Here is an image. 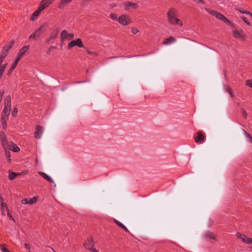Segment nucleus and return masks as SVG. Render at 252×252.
<instances>
[{"mask_svg": "<svg viewBox=\"0 0 252 252\" xmlns=\"http://www.w3.org/2000/svg\"><path fill=\"white\" fill-rule=\"evenodd\" d=\"M229 94H230V96H231L232 98H233V97H234V94H233V93H232V91H231V92H229Z\"/></svg>", "mask_w": 252, "mask_h": 252, "instance_id": "4d7b16f0", "label": "nucleus"}, {"mask_svg": "<svg viewBox=\"0 0 252 252\" xmlns=\"http://www.w3.org/2000/svg\"><path fill=\"white\" fill-rule=\"evenodd\" d=\"M94 244V242L92 239H88L84 246L86 249L90 251L93 248Z\"/></svg>", "mask_w": 252, "mask_h": 252, "instance_id": "9d476101", "label": "nucleus"}, {"mask_svg": "<svg viewBox=\"0 0 252 252\" xmlns=\"http://www.w3.org/2000/svg\"><path fill=\"white\" fill-rule=\"evenodd\" d=\"M11 99L10 96L7 95L4 99V106L1 116V123L3 129L7 127V121L11 111Z\"/></svg>", "mask_w": 252, "mask_h": 252, "instance_id": "f257e3e1", "label": "nucleus"}, {"mask_svg": "<svg viewBox=\"0 0 252 252\" xmlns=\"http://www.w3.org/2000/svg\"><path fill=\"white\" fill-rule=\"evenodd\" d=\"M54 0H42L40 2V5L46 8L53 3Z\"/></svg>", "mask_w": 252, "mask_h": 252, "instance_id": "a211bd4d", "label": "nucleus"}, {"mask_svg": "<svg viewBox=\"0 0 252 252\" xmlns=\"http://www.w3.org/2000/svg\"><path fill=\"white\" fill-rule=\"evenodd\" d=\"M28 171H23L22 172L18 173V174H20V175H26L28 174Z\"/></svg>", "mask_w": 252, "mask_h": 252, "instance_id": "3c124183", "label": "nucleus"}, {"mask_svg": "<svg viewBox=\"0 0 252 252\" xmlns=\"http://www.w3.org/2000/svg\"><path fill=\"white\" fill-rule=\"evenodd\" d=\"M48 27V24L46 23H44L34 32L31 34L29 38L36 40L38 37L46 31Z\"/></svg>", "mask_w": 252, "mask_h": 252, "instance_id": "7ed1b4c3", "label": "nucleus"}, {"mask_svg": "<svg viewBox=\"0 0 252 252\" xmlns=\"http://www.w3.org/2000/svg\"><path fill=\"white\" fill-rule=\"evenodd\" d=\"M222 21H223L225 23L230 24L231 23V22L228 20L225 17H224V18L222 20Z\"/></svg>", "mask_w": 252, "mask_h": 252, "instance_id": "a18cd8bd", "label": "nucleus"}, {"mask_svg": "<svg viewBox=\"0 0 252 252\" xmlns=\"http://www.w3.org/2000/svg\"><path fill=\"white\" fill-rule=\"evenodd\" d=\"M176 10L175 8H170L167 12V17L169 23L172 25H178L182 26L183 24L181 20L175 17Z\"/></svg>", "mask_w": 252, "mask_h": 252, "instance_id": "f03ea898", "label": "nucleus"}, {"mask_svg": "<svg viewBox=\"0 0 252 252\" xmlns=\"http://www.w3.org/2000/svg\"><path fill=\"white\" fill-rule=\"evenodd\" d=\"M74 37V35L72 33H68L67 31L65 30H63L61 33V38L62 41L65 40H70Z\"/></svg>", "mask_w": 252, "mask_h": 252, "instance_id": "20e7f679", "label": "nucleus"}, {"mask_svg": "<svg viewBox=\"0 0 252 252\" xmlns=\"http://www.w3.org/2000/svg\"><path fill=\"white\" fill-rule=\"evenodd\" d=\"M207 11H208L210 14L215 17H216L217 15L218 12L216 11L213 10H210V9H206Z\"/></svg>", "mask_w": 252, "mask_h": 252, "instance_id": "c756f323", "label": "nucleus"}, {"mask_svg": "<svg viewBox=\"0 0 252 252\" xmlns=\"http://www.w3.org/2000/svg\"><path fill=\"white\" fill-rule=\"evenodd\" d=\"M222 21H223L225 23L230 24L231 23V22L228 20L225 17H224V18L222 20Z\"/></svg>", "mask_w": 252, "mask_h": 252, "instance_id": "49530a36", "label": "nucleus"}, {"mask_svg": "<svg viewBox=\"0 0 252 252\" xmlns=\"http://www.w3.org/2000/svg\"><path fill=\"white\" fill-rule=\"evenodd\" d=\"M244 133H245L246 136L250 139V142L252 143V136L248 133L246 131L244 130Z\"/></svg>", "mask_w": 252, "mask_h": 252, "instance_id": "c9c22d12", "label": "nucleus"}, {"mask_svg": "<svg viewBox=\"0 0 252 252\" xmlns=\"http://www.w3.org/2000/svg\"><path fill=\"white\" fill-rule=\"evenodd\" d=\"M20 174H18L14 172H9L8 179L10 180H13L17 176H20Z\"/></svg>", "mask_w": 252, "mask_h": 252, "instance_id": "4be33fe9", "label": "nucleus"}, {"mask_svg": "<svg viewBox=\"0 0 252 252\" xmlns=\"http://www.w3.org/2000/svg\"><path fill=\"white\" fill-rule=\"evenodd\" d=\"M225 16H223L222 14L218 12L217 15L216 16V18H217L218 19L221 20L222 21L223 19L224 18Z\"/></svg>", "mask_w": 252, "mask_h": 252, "instance_id": "f704fd0d", "label": "nucleus"}, {"mask_svg": "<svg viewBox=\"0 0 252 252\" xmlns=\"http://www.w3.org/2000/svg\"><path fill=\"white\" fill-rule=\"evenodd\" d=\"M28 199L27 198H24L22 199L21 201V203L23 204H29Z\"/></svg>", "mask_w": 252, "mask_h": 252, "instance_id": "37998d69", "label": "nucleus"}, {"mask_svg": "<svg viewBox=\"0 0 252 252\" xmlns=\"http://www.w3.org/2000/svg\"><path fill=\"white\" fill-rule=\"evenodd\" d=\"M43 131V127L39 125L36 126V130L34 132L35 138L40 139Z\"/></svg>", "mask_w": 252, "mask_h": 252, "instance_id": "1a4fd4ad", "label": "nucleus"}, {"mask_svg": "<svg viewBox=\"0 0 252 252\" xmlns=\"http://www.w3.org/2000/svg\"><path fill=\"white\" fill-rule=\"evenodd\" d=\"M59 32L60 29L59 28L55 29L50 34V39H56L58 36Z\"/></svg>", "mask_w": 252, "mask_h": 252, "instance_id": "2eb2a0df", "label": "nucleus"}, {"mask_svg": "<svg viewBox=\"0 0 252 252\" xmlns=\"http://www.w3.org/2000/svg\"><path fill=\"white\" fill-rule=\"evenodd\" d=\"M7 65V63H4L3 64L1 65L0 66V69H1L2 70H3V71H5V69Z\"/></svg>", "mask_w": 252, "mask_h": 252, "instance_id": "ea45409f", "label": "nucleus"}, {"mask_svg": "<svg viewBox=\"0 0 252 252\" xmlns=\"http://www.w3.org/2000/svg\"><path fill=\"white\" fill-rule=\"evenodd\" d=\"M110 17L111 18H112L113 20H117V16L115 14L112 13L110 14Z\"/></svg>", "mask_w": 252, "mask_h": 252, "instance_id": "79ce46f5", "label": "nucleus"}, {"mask_svg": "<svg viewBox=\"0 0 252 252\" xmlns=\"http://www.w3.org/2000/svg\"><path fill=\"white\" fill-rule=\"evenodd\" d=\"M48 247L49 248H50V249H51V250H52L54 252H56L55 251H54V250L53 248H52L51 247H49H49Z\"/></svg>", "mask_w": 252, "mask_h": 252, "instance_id": "052dcab7", "label": "nucleus"}, {"mask_svg": "<svg viewBox=\"0 0 252 252\" xmlns=\"http://www.w3.org/2000/svg\"><path fill=\"white\" fill-rule=\"evenodd\" d=\"M118 21L120 24L124 26L128 25L131 22L129 16L126 15L120 16L118 19Z\"/></svg>", "mask_w": 252, "mask_h": 252, "instance_id": "423d86ee", "label": "nucleus"}, {"mask_svg": "<svg viewBox=\"0 0 252 252\" xmlns=\"http://www.w3.org/2000/svg\"><path fill=\"white\" fill-rule=\"evenodd\" d=\"M4 152H5V155L6 158L7 159L9 162H10L11 161V158H10V153L9 150H8L7 149H4Z\"/></svg>", "mask_w": 252, "mask_h": 252, "instance_id": "393cba45", "label": "nucleus"}, {"mask_svg": "<svg viewBox=\"0 0 252 252\" xmlns=\"http://www.w3.org/2000/svg\"><path fill=\"white\" fill-rule=\"evenodd\" d=\"M236 236L238 238L241 239L243 243L248 244V242L249 240V237H248L246 235L242 234L239 232L237 233Z\"/></svg>", "mask_w": 252, "mask_h": 252, "instance_id": "f3484780", "label": "nucleus"}, {"mask_svg": "<svg viewBox=\"0 0 252 252\" xmlns=\"http://www.w3.org/2000/svg\"><path fill=\"white\" fill-rule=\"evenodd\" d=\"M7 149L8 150H10L14 152H18L20 151V148L13 142H9V146Z\"/></svg>", "mask_w": 252, "mask_h": 252, "instance_id": "f8f14e48", "label": "nucleus"}, {"mask_svg": "<svg viewBox=\"0 0 252 252\" xmlns=\"http://www.w3.org/2000/svg\"><path fill=\"white\" fill-rule=\"evenodd\" d=\"M4 58H2V57L0 56V66L1 65V63H2Z\"/></svg>", "mask_w": 252, "mask_h": 252, "instance_id": "5fc2aeb1", "label": "nucleus"}, {"mask_svg": "<svg viewBox=\"0 0 252 252\" xmlns=\"http://www.w3.org/2000/svg\"><path fill=\"white\" fill-rule=\"evenodd\" d=\"M194 1L197 3H205V2L203 0H194Z\"/></svg>", "mask_w": 252, "mask_h": 252, "instance_id": "603ef678", "label": "nucleus"}, {"mask_svg": "<svg viewBox=\"0 0 252 252\" xmlns=\"http://www.w3.org/2000/svg\"><path fill=\"white\" fill-rule=\"evenodd\" d=\"M1 143L3 149H7L9 146V142H8L6 136L4 132H1L0 134Z\"/></svg>", "mask_w": 252, "mask_h": 252, "instance_id": "0eeeda50", "label": "nucleus"}, {"mask_svg": "<svg viewBox=\"0 0 252 252\" xmlns=\"http://www.w3.org/2000/svg\"><path fill=\"white\" fill-rule=\"evenodd\" d=\"M72 0H61L58 5V8L59 9H63L66 5L70 3Z\"/></svg>", "mask_w": 252, "mask_h": 252, "instance_id": "dca6fc26", "label": "nucleus"}, {"mask_svg": "<svg viewBox=\"0 0 252 252\" xmlns=\"http://www.w3.org/2000/svg\"><path fill=\"white\" fill-rule=\"evenodd\" d=\"M139 32V30L137 28L133 27L131 28V32L135 34Z\"/></svg>", "mask_w": 252, "mask_h": 252, "instance_id": "e433bc0d", "label": "nucleus"}, {"mask_svg": "<svg viewBox=\"0 0 252 252\" xmlns=\"http://www.w3.org/2000/svg\"><path fill=\"white\" fill-rule=\"evenodd\" d=\"M252 244V238H249V240L247 244Z\"/></svg>", "mask_w": 252, "mask_h": 252, "instance_id": "864d4df0", "label": "nucleus"}, {"mask_svg": "<svg viewBox=\"0 0 252 252\" xmlns=\"http://www.w3.org/2000/svg\"><path fill=\"white\" fill-rule=\"evenodd\" d=\"M175 38L173 36H170L169 38H166L164 39L163 44L164 45H168L175 41Z\"/></svg>", "mask_w": 252, "mask_h": 252, "instance_id": "aec40b11", "label": "nucleus"}, {"mask_svg": "<svg viewBox=\"0 0 252 252\" xmlns=\"http://www.w3.org/2000/svg\"><path fill=\"white\" fill-rule=\"evenodd\" d=\"M233 33H234V36L236 38H241L242 36V35L240 33V32H239L237 31H234Z\"/></svg>", "mask_w": 252, "mask_h": 252, "instance_id": "473e14b6", "label": "nucleus"}, {"mask_svg": "<svg viewBox=\"0 0 252 252\" xmlns=\"http://www.w3.org/2000/svg\"><path fill=\"white\" fill-rule=\"evenodd\" d=\"M56 48V47L55 46H51V47L49 48L48 50L47 51V54H48V55H49V54H50V51H51V50H52V49H55Z\"/></svg>", "mask_w": 252, "mask_h": 252, "instance_id": "de8ad7c7", "label": "nucleus"}, {"mask_svg": "<svg viewBox=\"0 0 252 252\" xmlns=\"http://www.w3.org/2000/svg\"><path fill=\"white\" fill-rule=\"evenodd\" d=\"M249 15L251 16L252 17V13L249 12V14H248Z\"/></svg>", "mask_w": 252, "mask_h": 252, "instance_id": "e2e57ef3", "label": "nucleus"}, {"mask_svg": "<svg viewBox=\"0 0 252 252\" xmlns=\"http://www.w3.org/2000/svg\"><path fill=\"white\" fill-rule=\"evenodd\" d=\"M18 114V109L17 108H15L13 111L12 112V116L13 117H15Z\"/></svg>", "mask_w": 252, "mask_h": 252, "instance_id": "72a5a7b5", "label": "nucleus"}, {"mask_svg": "<svg viewBox=\"0 0 252 252\" xmlns=\"http://www.w3.org/2000/svg\"><path fill=\"white\" fill-rule=\"evenodd\" d=\"M0 200L1 201V203L3 202V199L1 195H0Z\"/></svg>", "mask_w": 252, "mask_h": 252, "instance_id": "13d9d810", "label": "nucleus"}, {"mask_svg": "<svg viewBox=\"0 0 252 252\" xmlns=\"http://www.w3.org/2000/svg\"><path fill=\"white\" fill-rule=\"evenodd\" d=\"M8 52L7 51L5 50L4 49H2L0 56L2 57V58H5L7 56Z\"/></svg>", "mask_w": 252, "mask_h": 252, "instance_id": "2f4dec72", "label": "nucleus"}, {"mask_svg": "<svg viewBox=\"0 0 252 252\" xmlns=\"http://www.w3.org/2000/svg\"><path fill=\"white\" fill-rule=\"evenodd\" d=\"M246 85L252 88V80H248L246 82Z\"/></svg>", "mask_w": 252, "mask_h": 252, "instance_id": "4c0bfd02", "label": "nucleus"}, {"mask_svg": "<svg viewBox=\"0 0 252 252\" xmlns=\"http://www.w3.org/2000/svg\"><path fill=\"white\" fill-rule=\"evenodd\" d=\"M0 249L2 252H11L5 247V245L1 244L0 245Z\"/></svg>", "mask_w": 252, "mask_h": 252, "instance_id": "c85d7f7f", "label": "nucleus"}, {"mask_svg": "<svg viewBox=\"0 0 252 252\" xmlns=\"http://www.w3.org/2000/svg\"><path fill=\"white\" fill-rule=\"evenodd\" d=\"M114 221L120 227H121L122 229H124L125 230L127 231V232H129V231L127 229V228L124 225H123L121 222H120L119 221H118V220H116L115 219H114Z\"/></svg>", "mask_w": 252, "mask_h": 252, "instance_id": "5701e85b", "label": "nucleus"}, {"mask_svg": "<svg viewBox=\"0 0 252 252\" xmlns=\"http://www.w3.org/2000/svg\"><path fill=\"white\" fill-rule=\"evenodd\" d=\"M52 40V39H50V37H49V38L47 39V42L49 43L51 42Z\"/></svg>", "mask_w": 252, "mask_h": 252, "instance_id": "bf43d9fd", "label": "nucleus"}, {"mask_svg": "<svg viewBox=\"0 0 252 252\" xmlns=\"http://www.w3.org/2000/svg\"><path fill=\"white\" fill-rule=\"evenodd\" d=\"M75 46H77L80 48L84 47V45L81 38H77L76 40L70 41L67 45V48L70 49Z\"/></svg>", "mask_w": 252, "mask_h": 252, "instance_id": "39448f33", "label": "nucleus"}, {"mask_svg": "<svg viewBox=\"0 0 252 252\" xmlns=\"http://www.w3.org/2000/svg\"><path fill=\"white\" fill-rule=\"evenodd\" d=\"M39 174L41 176H42L44 179H45V180H46L47 181L49 182L50 183H54L53 180L46 173L42 172H39Z\"/></svg>", "mask_w": 252, "mask_h": 252, "instance_id": "6ab92c4d", "label": "nucleus"}, {"mask_svg": "<svg viewBox=\"0 0 252 252\" xmlns=\"http://www.w3.org/2000/svg\"><path fill=\"white\" fill-rule=\"evenodd\" d=\"M236 9L242 13L246 14L247 15H248V14H249V11H247V10H244L242 8H236Z\"/></svg>", "mask_w": 252, "mask_h": 252, "instance_id": "7c9ffc66", "label": "nucleus"}, {"mask_svg": "<svg viewBox=\"0 0 252 252\" xmlns=\"http://www.w3.org/2000/svg\"><path fill=\"white\" fill-rule=\"evenodd\" d=\"M205 139V136L201 131H199L197 133V135L195 137L194 140L196 143L203 142Z\"/></svg>", "mask_w": 252, "mask_h": 252, "instance_id": "9b49d317", "label": "nucleus"}, {"mask_svg": "<svg viewBox=\"0 0 252 252\" xmlns=\"http://www.w3.org/2000/svg\"><path fill=\"white\" fill-rule=\"evenodd\" d=\"M87 52H88L89 54H93L92 52H90V51H87Z\"/></svg>", "mask_w": 252, "mask_h": 252, "instance_id": "680f3d73", "label": "nucleus"}, {"mask_svg": "<svg viewBox=\"0 0 252 252\" xmlns=\"http://www.w3.org/2000/svg\"><path fill=\"white\" fill-rule=\"evenodd\" d=\"M7 216H8L10 220H12L14 221H15L14 218H13L12 216L11 215V214H10L9 211H8L7 212Z\"/></svg>", "mask_w": 252, "mask_h": 252, "instance_id": "c03bdc74", "label": "nucleus"}, {"mask_svg": "<svg viewBox=\"0 0 252 252\" xmlns=\"http://www.w3.org/2000/svg\"><path fill=\"white\" fill-rule=\"evenodd\" d=\"M25 247L28 250H30L31 249V246H30V245L29 244L25 243Z\"/></svg>", "mask_w": 252, "mask_h": 252, "instance_id": "8fccbe9b", "label": "nucleus"}, {"mask_svg": "<svg viewBox=\"0 0 252 252\" xmlns=\"http://www.w3.org/2000/svg\"><path fill=\"white\" fill-rule=\"evenodd\" d=\"M19 58H17L14 61V62L13 63L12 65L10 67V69L7 72V75H9L11 74L13 70L16 68L19 61Z\"/></svg>", "mask_w": 252, "mask_h": 252, "instance_id": "4468645a", "label": "nucleus"}, {"mask_svg": "<svg viewBox=\"0 0 252 252\" xmlns=\"http://www.w3.org/2000/svg\"><path fill=\"white\" fill-rule=\"evenodd\" d=\"M205 236L207 238H210L211 239H215L216 237L215 234L211 232H208L205 234Z\"/></svg>", "mask_w": 252, "mask_h": 252, "instance_id": "a878e982", "label": "nucleus"}, {"mask_svg": "<svg viewBox=\"0 0 252 252\" xmlns=\"http://www.w3.org/2000/svg\"><path fill=\"white\" fill-rule=\"evenodd\" d=\"M225 90L226 92H227L228 93L229 92H231L232 91V89L231 88H230V86H228V85H226L225 86Z\"/></svg>", "mask_w": 252, "mask_h": 252, "instance_id": "a19ab883", "label": "nucleus"}, {"mask_svg": "<svg viewBox=\"0 0 252 252\" xmlns=\"http://www.w3.org/2000/svg\"><path fill=\"white\" fill-rule=\"evenodd\" d=\"M14 44V40H12L9 43H8L7 45H6L3 49H5V50L7 51L8 52L9 50L11 48L13 45Z\"/></svg>", "mask_w": 252, "mask_h": 252, "instance_id": "b1692460", "label": "nucleus"}, {"mask_svg": "<svg viewBox=\"0 0 252 252\" xmlns=\"http://www.w3.org/2000/svg\"><path fill=\"white\" fill-rule=\"evenodd\" d=\"M242 115H243V117L245 119H246L247 116V113H246V111L245 110H243V111H242Z\"/></svg>", "mask_w": 252, "mask_h": 252, "instance_id": "09e8293b", "label": "nucleus"}, {"mask_svg": "<svg viewBox=\"0 0 252 252\" xmlns=\"http://www.w3.org/2000/svg\"><path fill=\"white\" fill-rule=\"evenodd\" d=\"M29 46H23L20 50L18 54V57L19 58V60L20 59L24 56L25 53L29 50Z\"/></svg>", "mask_w": 252, "mask_h": 252, "instance_id": "ddd939ff", "label": "nucleus"}, {"mask_svg": "<svg viewBox=\"0 0 252 252\" xmlns=\"http://www.w3.org/2000/svg\"><path fill=\"white\" fill-rule=\"evenodd\" d=\"M4 209H6V210L7 211V212L8 211H9V210L7 205L6 204V203H5L4 202H1V214L3 216L5 215Z\"/></svg>", "mask_w": 252, "mask_h": 252, "instance_id": "412c9836", "label": "nucleus"}, {"mask_svg": "<svg viewBox=\"0 0 252 252\" xmlns=\"http://www.w3.org/2000/svg\"><path fill=\"white\" fill-rule=\"evenodd\" d=\"M126 5L127 6H130L134 8H137L138 7L137 4L132 2H127L126 3Z\"/></svg>", "mask_w": 252, "mask_h": 252, "instance_id": "bb28decb", "label": "nucleus"}, {"mask_svg": "<svg viewBox=\"0 0 252 252\" xmlns=\"http://www.w3.org/2000/svg\"><path fill=\"white\" fill-rule=\"evenodd\" d=\"M241 18L247 25L249 26L251 25V23L247 20V18L243 16L241 17Z\"/></svg>", "mask_w": 252, "mask_h": 252, "instance_id": "58836bf2", "label": "nucleus"}, {"mask_svg": "<svg viewBox=\"0 0 252 252\" xmlns=\"http://www.w3.org/2000/svg\"><path fill=\"white\" fill-rule=\"evenodd\" d=\"M92 252H98L97 250L95 249L92 248L91 250H90Z\"/></svg>", "mask_w": 252, "mask_h": 252, "instance_id": "6e6d98bb", "label": "nucleus"}, {"mask_svg": "<svg viewBox=\"0 0 252 252\" xmlns=\"http://www.w3.org/2000/svg\"><path fill=\"white\" fill-rule=\"evenodd\" d=\"M37 200V197L34 196L30 199H28L29 204H33L36 202Z\"/></svg>", "mask_w": 252, "mask_h": 252, "instance_id": "cd10ccee", "label": "nucleus"}, {"mask_svg": "<svg viewBox=\"0 0 252 252\" xmlns=\"http://www.w3.org/2000/svg\"><path fill=\"white\" fill-rule=\"evenodd\" d=\"M45 8L44 7L41 6L40 4V6H39L38 8L32 14L30 19L31 21H34L35 19L37 18V17L39 15L40 13L42 11H43Z\"/></svg>", "mask_w": 252, "mask_h": 252, "instance_id": "6e6552de", "label": "nucleus"}]
</instances>
